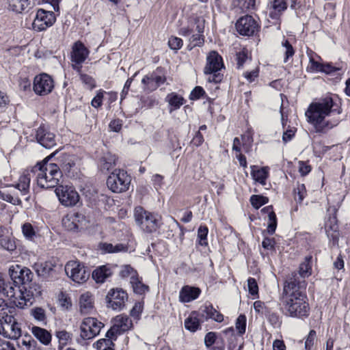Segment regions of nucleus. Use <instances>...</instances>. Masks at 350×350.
<instances>
[{"mask_svg": "<svg viewBox=\"0 0 350 350\" xmlns=\"http://www.w3.org/2000/svg\"><path fill=\"white\" fill-rule=\"evenodd\" d=\"M306 287V281L299 280L295 273L285 282L280 297V305L286 316L303 318L309 315L310 307L307 297L300 290Z\"/></svg>", "mask_w": 350, "mask_h": 350, "instance_id": "nucleus-1", "label": "nucleus"}, {"mask_svg": "<svg viewBox=\"0 0 350 350\" xmlns=\"http://www.w3.org/2000/svg\"><path fill=\"white\" fill-rule=\"evenodd\" d=\"M340 113L341 109L333 98L327 96L312 103L306 111V116L316 133H326L340 122L339 118L331 117Z\"/></svg>", "mask_w": 350, "mask_h": 350, "instance_id": "nucleus-2", "label": "nucleus"}, {"mask_svg": "<svg viewBox=\"0 0 350 350\" xmlns=\"http://www.w3.org/2000/svg\"><path fill=\"white\" fill-rule=\"evenodd\" d=\"M32 177L36 178L39 187L49 189L58 185L62 172L57 164L48 162L38 163L31 170H25L15 185L22 195H26L29 192Z\"/></svg>", "mask_w": 350, "mask_h": 350, "instance_id": "nucleus-3", "label": "nucleus"}, {"mask_svg": "<svg viewBox=\"0 0 350 350\" xmlns=\"http://www.w3.org/2000/svg\"><path fill=\"white\" fill-rule=\"evenodd\" d=\"M224 68L223 59L217 52L211 51L206 57V64L204 67V73L209 75L207 80L215 83H219L223 79L220 70Z\"/></svg>", "mask_w": 350, "mask_h": 350, "instance_id": "nucleus-4", "label": "nucleus"}, {"mask_svg": "<svg viewBox=\"0 0 350 350\" xmlns=\"http://www.w3.org/2000/svg\"><path fill=\"white\" fill-rule=\"evenodd\" d=\"M131 181V176L126 171L115 169L108 176L107 185L111 191L122 193L129 189Z\"/></svg>", "mask_w": 350, "mask_h": 350, "instance_id": "nucleus-5", "label": "nucleus"}, {"mask_svg": "<svg viewBox=\"0 0 350 350\" xmlns=\"http://www.w3.org/2000/svg\"><path fill=\"white\" fill-rule=\"evenodd\" d=\"M135 219L141 228L148 232L156 231L160 225V217L146 211L142 207L135 208Z\"/></svg>", "mask_w": 350, "mask_h": 350, "instance_id": "nucleus-6", "label": "nucleus"}, {"mask_svg": "<svg viewBox=\"0 0 350 350\" xmlns=\"http://www.w3.org/2000/svg\"><path fill=\"white\" fill-rule=\"evenodd\" d=\"M0 334L10 339H17L21 335L20 325L11 315H5L0 319Z\"/></svg>", "mask_w": 350, "mask_h": 350, "instance_id": "nucleus-7", "label": "nucleus"}, {"mask_svg": "<svg viewBox=\"0 0 350 350\" xmlns=\"http://www.w3.org/2000/svg\"><path fill=\"white\" fill-rule=\"evenodd\" d=\"M66 275L75 282L82 284L86 282L90 273L86 271L83 265L79 261H69L65 265Z\"/></svg>", "mask_w": 350, "mask_h": 350, "instance_id": "nucleus-8", "label": "nucleus"}, {"mask_svg": "<svg viewBox=\"0 0 350 350\" xmlns=\"http://www.w3.org/2000/svg\"><path fill=\"white\" fill-rule=\"evenodd\" d=\"M55 193L65 206H75L79 201V195L72 186L59 185L55 189Z\"/></svg>", "mask_w": 350, "mask_h": 350, "instance_id": "nucleus-9", "label": "nucleus"}, {"mask_svg": "<svg viewBox=\"0 0 350 350\" xmlns=\"http://www.w3.org/2000/svg\"><path fill=\"white\" fill-rule=\"evenodd\" d=\"M90 51L80 41L74 43L72 47L70 59L72 67L78 73L81 71L82 64L89 55Z\"/></svg>", "mask_w": 350, "mask_h": 350, "instance_id": "nucleus-10", "label": "nucleus"}, {"mask_svg": "<svg viewBox=\"0 0 350 350\" xmlns=\"http://www.w3.org/2000/svg\"><path fill=\"white\" fill-rule=\"evenodd\" d=\"M106 299L107 308L120 311L124 308L128 295L122 288H112L107 293Z\"/></svg>", "mask_w": 350, "mask_h": 350, "instance_id": "nucleus-11", "label": "nucleus"}, {"mask_svg": "<svg viewBox=\"0 0 350 350\" xmlns=\"http://www.w3.org/2000/svg\"><path fill=\"white\" fill-rule=\"evenodd\" d=\"M103 324L96 319L92 317L85 318L80 326V336L83 340H90L97 336Z\"/></svg>", "mask_w": 350, "mask_h": 350, "instance_id": "nucleus-12", "label": "nucleus"}, {"mask_svg": "<svg viewBox=\"0 0 350 350\" xmlns=\"http://www.w3.org/2000/svg\"><path fill=\"white\" fill-rule=\"evenodd\" d=\"M55 21L56 18L53 12L39 9L33 19L32 27L36 31H42L51 27Z\"/></svg>", "mask_w": 350, "mask_h": 350, "instance_id": "nucleus-13", "label": "nucleus"}, {"mask_svg": "<svg viewBox=\"0 0 350 350\" xmlns=\"http://www.w3.org/2000/svg\"><path fill=\"white\" fill-rule=\"evenodd\" d=\"M54 88L53 79L47 74L36 75L33 79V90L40 96H45L51 93Z\"/></svg>", "mask_w": 350, "mask_h": 350, "instance_id": "nucleus-14", "label": "nucleus"}, {"mask_svg": "<svg viewBox=\"0 0 350 350\" xmlns=\"http://www.w3.org/2000/svg\"><path fill=\"white\" fill-rule=\"evenodd\" d=\"M23 288V293H19L22 298H18V299L15 301V306L21 309L31 306L34 298L41 295V287L38 284H31L28 288Z\"/></svg>", "mask_w": 350, "mask_h": 350, "instance_id": "nucleus-15", "label": "nucleus"}, {"mask_svg": "<svg viewBox=\"0 0 350 350\" xmlns=\"http://www.w3.org/2000/svg\"><path fill=\"white\" fill-rule=\"evenodd\" d=\"M9 275L12 282L18 285L29 283L33 277V274L29 269L22 267L18 265L11 266L9 268Z\"/></svg>", "mask_w": 350, "mask_h": 350, "instance_id": "nucleus-16", "label": "nucleus"}, {"mask_svg": "<svg viewBox=\"0 0 350 350\" xmlns=\"http://www.w3.org/2000/svg\"><path fill=\"white\" fill-rule=\"evenodd\" d=\"M131 320L124 315H118L114 319V324L106 333V337H116L132 327Z\"/></svg>", "mask_w": 350, "mask_h": 350, "instance_id": "nucleus-17", "label": "nucleus"}, {"mask_svg": "<svg viewBox=\"0 0 350 350\" xmlns=\"http://www.w3.org/2000/svg\"><path fill=\"white\" fill-rule=\"evenodd\" d=\"M236 28L240 34L250 36L257 31L258 25L252 16L246 15L238 20Z\"/></svg>", "mask_w": 350, "mask_h": 350, "instance_id": "nucleus-18", "label": "nucleus"}, {"mask_svg": "<svg viewBox=\"0 0 350 350\" xmlns=\"http://www.w3.org/2000/svg\"><path fill=\"white\" fill-rule=\"evenodd\" d=\"M204 19L201 16H192L188 21L187 26L180 29V34L183 36H190L195 32H203L204 29Z\"/></svg>", "mask_w": 350, "mask_h": 350, "instance_id": "nucleus-19", "label": "nucleus"}, {"mask_svg": "<svg viewBox=\"0 0 350 350\" xmlns=\"http://www.w3.org/2000/svg\"><path fill=\"white\" fill-rule=\"evenodd\" d=\"M36 139L40 145L46 148H51L56 144L55 135L42 126L38 129Z\"/></svg>", "mask_w": 350, "mask_h": 350, "instance_id": "nucleus-20", "label": "nucleus"}, {"mask_svg": "<svg viewBox=\"0 0 350 350\" xmlns=\"http://www.w3.org/2000/svg\"><path fill=\"white\" fill-rule=\"evenodd\" d=\"M79 310L81 314H91L94 308V298L93 295L90 292H85L80 295Z\"/></svg>", "mask_w": 350, "mask_h": 350, "instance_id": "nucleus-21", "label": "nucleus"}, {"mask_svg": "<svg viewBox=\"0 0 350 350\" xmlns=\"http://www.w3.org/2000/svg\"><path fill=\"white\" fill-rule=\"evenodd\" d=\"M20 293H23V288H21L18 284L14 282L8 284L4 282L1 293L7 297L15 305V301L18 300V298H22V296H20Z\"/></svg>", "mask_w": 350, "mask_h": 350, "instance_id": "nucleus-22", "label": "nucleus"}, {"mask_svg": "<svg viewBox=\"0 0 350 350\" xmlns=\"http://www.w3.org/2000/svg\"><path fill=\"white\" fill-rule=\"evenodd\" d=\"M83 221V216L79 213H70L63 217L62 225L68 230H75L79 228Z\"/></svg>", "mask_w": 350, "mask_h": 350, "instance_id": "nucleus-23", "label": "nucleus"}, {"mask_svg": "<svg viewBox=\"0 0 350 350\" xmlns=\"http://www.w3.org/2000/svg\"><path fill=\"white\" fill-rule=\"evenodd\" d=\"M200 293L201 290L198 287L185 286L180 291L179 300L183 303L190 302L196 299Z\"/></svg>", "mask_w": 350, "mask_h": 350, "instance_id": "nucleus-24", "label": "nucleus"}, {"mask_svg": "<svg viewBox=\"0 0 350 350\" xmlns=\"http://www.w3.org/2000/svg\"><path fill=\"white\" fill-rule=\"evenodd\" d=\"M268 6L269 9V16L273 19L278 18L281 12L287 8L285 0H271Z\"/></svg>", "mask_w": 350, "mask_h": 350, "instance_id": "nucleus-25", "label": "nucleus"}, {"mask_svg": "<svg viewBox=\"0 0 350 350\" xmlns=\"http://www.w3.org/2000/svg\"><path fill=\"white\" fill-rule=\"evenodd\" d=\"M251 170V175L253 179L262 185H265L269 175V168L267 167L259 168L256 165H252Z\"/></svg>", "mask_w": 350, "mask_h": 350, "instance_id": "nucleus-26", "label": "nucleus"}, {"mask_svg": "<svg viewBox=\"0 0 350 350\" xmlns=\"http://www.w3.org/2000/svg\"><path fill=\"white\" fill-rule=\"evenodd\" d=\"M112 274L111 270L106 265L96 268L92 272V278L98 284L104 283Z\"/></svg>", "mask_w": 350, "mask_h": 350, "instance_id": "nucleus-27", "label": "nucleus"}, {"mask_svg": "<svg viewBox=\"0 0 350 350\" xmlns=\"http://www.w3.org/2000/svg\"><path fill=\"white\" fill-rule=\"evenodd\" d=\"M312 256L309 255L304 258L303 262H301L299 267V275L304 280L306 278H308L312 274ZM297 278L301 280L298 277Z\"/></svg>", "mask_w": 350, "mask_h": 350, "instance_id": "nucleus-28", "label": "nucleus"}, {"mask_svg": "<svg viewBox=\"0 0 350 350\" xmlns=\"http://www.w3.org/2000/svg\"><path fill=\"white\" fill-rule=\"evenodd\" d=\"M165 101L168 103L170 107V113L179 109L185 103L184 98L176 92L168 94L165 98Z\"/></svg>", "mask_w": 350, "mask_h": 350, "instance_id": "nucleus-29", "label": "nucleus"}, {"mask_svg": "<svg viewBox=\"0 0 350 350\" xmlns=\"http://www.w3.org/2000/svg\"><path fill=\"white\" fill-rule=\"evenodd\" d=\"M31 330L32 334L43 345H48L51 342V335L46 329L33 326Z\"/></svg>", "mask_w": 350, "mask_h": 350, "instance_id": "nucleus-30", "label": "nucleus"}, {"mask_svg": "<svg viewBox=\"0 0 350 350\" xmlns=\"http://www.w3.org/2000/svg\"><path fill=\"white\" fill-rule=\"evenodd\" d=\"M117 157L110 152L105 153L100 160V167L102 170L109 171L116 165Z\"/></svg>", "mask_w": 350, "mask_h": 350, "instance_id": "nucleus-31", "label": "nucleus"}, {"mask_svg": "<svg viewBox=\"0 0 350 350\" xmlns=\"http://www.w3.org/2000/svg\"><path fill=\"white\" fill-rule=\"evenodd\" d=\"M202 312L206 314L207 319H211L219 323L224 321L223 314L215 309L211 304L204 305L203 306Z\"/></svg>", "mask_w": 350, "mask_h": 350, "instance_id": "nucleus-32", "label": "nucleus"}, {"mask_svg": "<svg viewBox=\"0 0 350 350\" xmlns=\"http://www.w3.org/2000/svg\"><path fill=\"white\" fill-rule=\"evenodd\" d=\"M307 55L309 57V64L307 66V71L311 72H321L322 64L318 62V61L315 59V57L320 59V57L314 53L312 51H308Z\"/></svg>", "mask_w": 350, "mask_h": 350, "instance_id": "nucleus-33", "label": "nucleus"}, {"mask_svg": "<svg viewBox=\"0 0 350 350\" xmlns=\"http://www.w3.org/2000/svg\"><path fill=\"white\" fill-rule=\"evenodd\" d=\"M9 8L16 13H21L30 5L29 0H8Z\"/></svg>", "mask_w": 350, "mask_h": 350, "instance_id": "nucleus-34", "label": "nucleus"}, {"mask_svg": "<svg viewBox=\"0 0 350 350\" xmlns=\"http://www.w3.org/2000/svg\"><path fill=\"white\" fill-rule=\"evenodd\" d=\"M185 327L186 329L195 332L200 328V323L197 317L196 312H192L191 315L185 320Z\"/></svg>", "mask_w": 350, "mask_h": 350, "instance_id": "nucleus-35", "label": "nucleus"}, {"mask_svg": "<svg viewBox=\"0 0 350 350\" xmlns=\"http://www.w3.org/2000/svg\"><path fill=\"white\" fill-rule=\"evenodd\" d=\"M101 249L107 253L125 252L127 251V247L122 243L113 245L111 243H105L102 245Z\"/></svg>", "mask_w": 350, "mask_h": 350, "instance_id": "nucleus-36", "label": "nucleus"}, {"mask_svg": "<svg viewBox=\"0 0 350 350\" xmlns=\"http://www.w3.org/2000/svg\"><path fill=\"white\" fill-rule=\"evenodd\" d=\"M116 337H107V338H102L98 340L94 346L97 350H113V340H116Z\"/></svg>", "mask_w": 350, "mask_h": 350, "instance_id": "nucleus-37", "label": "nucleus"}, {"mask_svg": "<svg viewBox=\"0 0 350 350\" xmlns=\"http://www.w3.org/2000/svg\"><path fill=\"white\" fill-rule=\"evenodd\" d=\"M130 282L133 288V291L137 294L143 295L148 291V286L143 284L137 276H132Z\"/></svg>", "mask_w": 350, "mask_h": 350, "instance_id": "nucleus-38", "label": "nucleus"}, {"mask_svg": "<svg viewBox=\"0 0 350 350\" xmlns=\"http://www.w3.org/2000/svg\"><path fill=\"white\" fill-rule=\"evenodd\" d=\"M75 166V157L72 155H64L62 158V167L65 172L69 173Z\"/></svg>", "mask_w": 350, "mask_h": 350, "instance_id": "nucleus-39", "label": "nucleus"}, {"mask_svg": "<svg viewBox=\"0 0 350 350\" xmlns=\"http://www.w3.org/2000/svg\"><path fill=\"white\" fill-rule=\"evenodd\" d=\"M233 3L242 11L245 12L254 8L255 0H234Z\"/></svg>", "mask_w": 350, "mask_h": 350, "instance_id": "nucleus-40", "label": "nucleus"}, {"mask_svg": "<svg viewBox=\"0 0 350 350\" xmlns=\"http://www.w3.org/2000/svg\"><path fill=\"white\" fill-rule=\"evenodd\" d=\"M34 268L38 275L43 277L49 275L52 270L51 265L46 262L36 263Z\"/></svg>", "mask_w": 350, "mask_h": 350, "instance_id": "nucleus-41", "label": "nucleus"}, {"mask_svg": "<svg viewBox=\"0 0 350 350\" xmlns=\"http://www.w3.org/2000/svg\"><path fill=\"white\" fill-rule=\"evenodd\" d=\"M142 83L144 84V90H146L153 91L157 88L152 74L150 75H146L142 79Z\"/></svg>", "mask_w": 350, "mask_h": 350, "instance_id": "nucleus-42", "label": "nucleus"}, {"mask_svg": "<svg viewBox=\"0 0 350 350\" xmlns=\"http://www.w3.org/2000/svg\"><path fill=\"white\" fill-rule=\"evenodd\" d=\"M208 229L206 226H200L198 230V239L199 240V244L201 245H207V235Z\"/></svg>", "mask_w": 350, "mask_h": 350, "instance_id": "nucleus-43", "label": "nucleus"}, {"mask_svg": "<svg viewBox=\"0 0 350 350\" xmlns=\"http://www.w3.org/2000/svg\"><path fill=\"white\" fill-rule=\"evenodd\" d=\"M282 46L284 49V62H287L290 57H292L295 54V50L293 46L290 44L288 40H285L282 42Z\"/></svg>", "mask_w": 350, "mask_h": 350, "instance_id": "nucleus-44", "label": "nucleus"}, {"mask_svg": "<svg viewBox=\"0 0 350 350\" xmlns=\"http://www.w3.org/2000/svg\"><path fill=\"white\" fill-rule=\"evenodd\" d=\"M269 199L262 196L254 195L250 198L252 205L256 209L259 208L261 206L267 204Z\"/></svg>", "mask_w": 350, "mask_h": 350, "instance_id": "nucleus-45", "label": "nucleus"}, {"mask_svg": "<svg viewBox=\"0 0 350 350\" xmlns=\"http://www.w3.org/2000/svg\"><path fill=\"white\" fill-rule=\"evenodd\" d=\"M235 327L240 335H243L246 329V317L240 314L236 320Z\"/></svg>", "mask_w": 350, "mask_h": 350, "instance_id": "nucleus-46", "label": "nucleus"}, {"mask_svg": "<svg viewBox=\"0 0 350 350\" xmlns=\"http://www.w3.org/2000/svg\"><path fill=\"white\" fill-rule=\"evenodd\" d=\"M306 195V189L304 184H298L297 187L295 189V200L301 203L302 200Z\"/></svg>", "mask_w": 350, "mask_h": 350, "instance_id": "nucleus-47", "label": "nucleus"}, {"mask_svg": "<svg viewBox=\"0 0 350 350\" xmlns=\"http://www.w3.org/2000/svg\"><path fill=\"white\" fill-rule=\"evenodd\" d=\"M120 275L122 278L136 277V271L130 265H123L120 271Z\"/></svg>", "mask_w": 350, "mask_h": 350, "instance_id": "nucleus-48", "label": "nucleus"}, {"mask_svg": "<svg viewBox=\"0 0 350 350\" xmlns=\"http://www.w3.org/2000/svg\"><path fill=\"white\" fill-rule=\"evenodd\" d=\"M277 227V218L274 212H271L268 217L267 232L272 234L275 232Z\"/></svg>", "mask_w": 350, "mask_h": 350, "instance_id": "nucleus-49", "label": "nucleus"}, {"mask_svg": "<svg viewBox=\"0 0 350 350\" xmlns=\"http://www.w3.org/2000/svg\"><path fill=\"white\" fill-rule=\"evenodd\" d=\"M31 314L38 321H44L46 319L45 311L43 308L40 307L31 309Z\"/></svg>", "mask_w": 350, "mask_h": 350, "instance_id": "nucleus-50", "label": "nucleus"}, {"mask_svg": "<svg viewBox=\"0 0 350 350\" xmlns=\"http://www.w3.org/2000/svg\"><path fill=\"white\" fill-rule=\"evenodd\" d=\"M0 198L14 205H18L21 203V200L18 197L13 196L8 193L0 191Z\"/></svg>", "mask_w": 350, "mask_h": 350, "instance_id": "nucleus-51", "label": "nucleus"}, {"mask_svg": "<svg viewBox=\"0 0 350 350\" xmlns=\"http://www.w3.org/2000/svg\"><path fill=\"white\" fill-rule=\"evenodd\" d=\"M80 74V79L83 83L86 85L88 89L92 90L96 86L94 79L90 75L86 74Z\"/></svg>", "mask_w": 350, "mask_h": 350, "instance_id": "nucleus-52", "label": "nucleus"}, {"mask_svg": "<svg viewBox=\"0 0 350 350\" xmlns=\"http://www.w3.org/2000/svg\"><path fill=\"white\" fill-rule=\"evenodd\" d=\"M23 235L27 239H32L35 236V230L30 223H25L22 226Z\"/></svg>", "mask_w": 350, "mask_h": 350, "instance_id": "nucleus-53", "label": "nucleus"}, {"mask_svg": "<svg viewBox=\"0 0 350 350\" xmlns=\"http://www.w3.org/2000/svg\"><path fill=\"white\" fill-rule=\"evenodd\" d=\"M168 45L172 50L177 51L183 46V40L180 38L172 36L168 40Z\"/></svg>", "mask_w": 350, "mask_h": 350, "instance_id": "nucleus-54", "label": "nucleus"}, {"mask_svg": "<svg viewBox=\"0 0 350 350\" xmlns=\"http://www.w3.org/2000/svg\"><path fill=\"white\" fill-rule=\"evenodd\" d=\"M203 32H195L191 33L189 37V41L193 43V46H199L204 42Z\"/></svg>", "mask_w": 350, "mask_h": 350, "instance_id": "nucleus-55", "label": "nucleus"}, {"mask_svg": "<svg viewBox=\"0 0 350 350\" xmlns=\"http://www.w3.org/2000/svg\"><path fill=\"white\" fill-rule=\"evenodd\" d=\"M247 287L249 293L252 295H257L258 293V286L256 280L253 278H249L247 280Z\"/></svg>", "mask_w": 350, "mask_h": 350, "instance_id": "nucleus-56", "label": "nucleus"}, {"mask_svg": "<svg viewBox=\"0 0 350 350\" xmlns=\"http://www.w3.org/2000/svg\"><path fill=\"white\" fill-rule=\"evenodd\" d=\"M316 338V332L313 329L310 330L306 340L305 341V349L310 350L314 345V340Z\"/></svg>", "mask_w": 350, "mask_h": 350, "instance_id": "nucleus-57", "label": "nucleus"}, {"mask_svg": "<svg viewBox=\"0 0 350 350\" xmlns=\"http://www.w3.org/2000/svg\"><path fill=\"white\" fill-rule=\"evenodd\" d=\"M248 60L247 53L245 51H242L237 53V68H241L245 62Z\"/></svg>", "mask_w": 350, "mask_h": 350, "instance_id": "nucleus-58", "label": "nucleus"}, {"mask_svg": "<svg viewBox=\"0 0 350 350\" xmlns=\"http://www.w3.org/2000/svg\"><path fill=\"white\" fill-rule=\"evenodd\" d=\"M104 93L105 92L102 90L98 91L96 95L93 98L91 103L94 107L98 108L101 106Z\"/></svg>", "mask_w": 350, "mask_h": 350, "instance_id": "nucleus-59", "label": "nucleus"}, {"mask_svg": "<svg viewBox=\"0 0 350 350\" xmlns=\"http://www.w3.org/2000/svg\"><path fill=\"white\" fill-rule=\"evenodd\" d=\"M205 92L204 89L200 86H196L191 92L189 98L191 100H198L204 94Z\"/></svg>", "mask_w": 350, "mask_h": 350, "instance_id": "nucleus-60", "label": "nucleus"}, {"mask_svg": "<svg viewBox=\"0 0 350 350\" xmlns=\"http://www.w3.org/2000/svg\"><path fill=\"white\" fill-rule=\"evenodd\" d=\"M1 245L4 249L10 252L14 251L16 249L14 241L10 239H2L1 240Z\"/></svg>", "mask_w": 350, "mask_h": 350, "instance_id": "nucleus-61", "label": "nucleus"}, {"mask_svg": "<svg viewBox=\"0 0 350 350\" xmlns=\"http://www.w3.org/2000/svg\"><path fill=\"white\" fill-rule=\"evenodd\" d=\"M216 334L215 332H210L204 337V344L206 347H211L215 342Z\"/></svg>", "mask_w": 350, "mask_h": 350, "instance_id": "nucleus-62", "label": "nucleus"}, {"mask_svg": "<svg viewBox=\"0 0 350 350\" xmlns=\"http://www.w3.org/2000/svg\"><path fill=\"white\" fill-rule=\"evenodd\" d=\"M56 336L62 345H66L70 338V334L64 330L57 332Z\"/></svg>", "mask_w": 350, "mask_h": 350, "instance_id": "nucleus-63", "label": "nucleus"}, {"mask_svg": "<svg viewBox=\"0 0 350 350\" xmlns=\"http://www.w3.org/2000/svg\"><path fill=\"white\" fill-rule=\"evenodd\" d=\"M0 350H16L13 343L0 338Z\"/></svg>", "mask_w": 350, "mask_h": 350, "instance_id": "nucleus-64", "label": "nucleus"}]
</instances>
